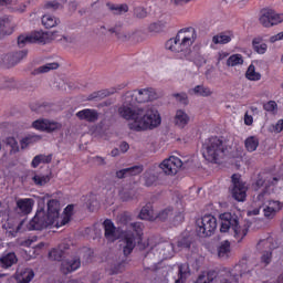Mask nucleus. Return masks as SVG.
Here are the masks:
<instances>
[{
  "label": "nucleus",
  "instance_id": "nucleus-12",
  "mask_svg": "<svg viewBox=\"0 0 283 283\" xmlns=\"http://www.w3.org/2000/svg\"><path fill=\"white\" fill-rule=\"evenodd\" d=\"M232 198L238 202H244L247 199V187L244 182L240 180V175H232Z\"/></svg>",
  "mask_w": 283,
  "mask_h": 283
},
{
  "label": "nucleus",
  "instance_id": "nucleus-25",
  "mask_svg": "<svg viewBox=\"0 0 283 283\" xmlns=\"http://www.w3.org/2000/svg\"><path fill=\"white\" fill-rule=\"evenodd\" d=\"M262 38H254L252 40V46L254 52H256L258 54H266V50H268V45L266 43H262Z\"/></svg>",
  "mask_w": 283,
  "mask_h": 283
},
{
  "label": "nucleus",
  "instance_id": "nucleus-26",
  "mask_svg": "<svg viewBox=\"0 0 283 283\" xmlns=\"http://www.w3.org/2000/svg\"><path fill=\"white\" fill-rule=\"evenodd\" d=\"M51 70H59V63L53 62L39 66L33 71V74H48V72H51Z\"/></svg>",
  "mask_w": 283,
  "mask_h": 283
},
{
  "label": "nucleus",
  "instance_id": "nucleus-13",
  "mask_svg": "<svg viewBox=\"0 0 283 283\" xmlns=\"http://www.w3.org/2000/svg\"><path fill=\"white\" fill-rule=\"evenodd\" d=\"M108 32L115 34L118 41H135L137 43L138 41H140V32L138 31H125L120 27H114L112 29H108Z\"/></svg>",
  "mask_w": 283,
  "mask_h": 283
},
{
  "label": "nucleus",
  "instance_id": "nucleus-41",
  "mask_svg": "<svg viewBox=\"0 0 283 283\" xmlns=\"http://www.w3.org/2000/svg\"><path fill=\"white\" fill-rule=\"evenodd\" d=\"M136 196V190L134 189H124L120 192V199L123 202H129V200H134Z\"/></svg>",
  "mask_w": 283,
  "mask_h": 283
},
{
  "label": "nucleus",
  "instance_id": "nucleus-44",
  "mask_svg": "<svg viewBox=\"0 0 283 283\" xmlns=\"http://www.w3.org/2000/svg\"><path fill=\"white\" fill-rule=\"evenodd\" d=\"M154 211L149 208V206H146L142 209L139 213L140 220H154Z\"/></svg>",
  "mask_w": 283,
  "mask_h": 283
},
{
  "label": "nucleus",
  "instance_id": "nucleus-22",
  "mask_svg": "<svg viewBox=\"0 0 283 283\" xmlns=\"http://www.w3.org/2000/svg\"><path fill=\"white\" fill-rule=\"evenodd\" d=\"M149 247L150 249H156V247H159L160 249H169L174 248V243L170 242H160V239L153 237L148 239V242L146 245H144V249H147Z\"/></svg>",
  "mask_w": 283,
  "mask_h": 283
},
{
  "label": "nucleus",
  "instance_id": "nucleus-36",
  "mask_svg": "<svg viewBox=\"0 0 283 283\" xmlns=\"http://www.w3.org/2000/svg\"><path fill=\"white\" fill-rule=\"evenodd\" d=\"M245 149L248 151H255L258 149V146L260 145V142L254 136L248 137L244 142Z\"/></svg>",
  "mask_w": 283,
  "mask_h": 283
},
{
  "label": "nucleus",
  "instance_id": "nucleus-19",
  "mask_svg": "<svg viewBox=\"0 0 283 283\" xmlns=\"http://www.w3.org/2000/svg\"><path fill=\"white\" fill-rule=\"evenodd\" d=\"M189 120H190V117L185 111L178 109L176 112L175 119H174L176 127H179V129H185V127L189 125Z\"/></svg>",
  "mask_w": 283,
  "mask_h": 283
},
{
  "label": "nucleus",
  "instance_id": "nucleus-48",
  "mask_svg": "<svg viewBox=\"0 0 283 283\" xmlns=\"http://www.w3.org/2000/svg\"><path fill=\"white\" fill-rule=\"evenodd\" d=\"M134 15L137 19H146V17H147V9H145V7H135Z\"/></svg>",
  "mask_w": 283,
  "mask_h": 283
},
{
  "label": "nucleus",
  "instance_id": "nucleus-16",
  "mask_svg": "<svg viewBox=\"0 0 283 283\" xmlns=\"http://www.w3.org/2000/svg\"><path fill=\"white\" fill-rule=\"evenodd\" d=\"M77 269H81V259L74 258L62 261L60 271L63 273V275H69V273H74V271H77Z\"/></svg>",
  "mask_w": 283,
  "mask_h": 283
},
{
  "label": "nucleus",
  "instance_id": "nucleus-23",
  "mask_svg": "<svg viewBox=\"0 0 283 283\" xmlns=\"http://www.w3.org/2000/svg\"><path fill=\"white\" fill-rule=\"evenodd\" d=\"M14 30V24H12V20L10 18H3L0 20V32L2 34H12Z\"/></svg>",
  "mask_w": 283,
  "mask_h": 283
},
{
  "label": "nucleus",
  "instance_id": "nucleus-27",
  "mask_svg": "<svg viewBox=\"0 0 283 283\" xmlns=\"http://www.w3.org/2000/svg\"><path fill=\"white\" fill-rule=\"evenodd\" d=\"M41 163H43L44 165H50V163H52V155H38L33 158L31 165L34 169H36V167L41 165Z\"/></svg>",
  "mask_w": 283,
  "mask_h": 283
},
{
  "label": "nucleus",
  "instance_id": "nucleus-14",
  "mask_svg": "<svg viewBox=\"0 0 283 283\" xmlns=\"http://www.w3.org/2000/svg\"><path fill=\"white\" fill-rule=\"evenodd\" d=\"M32 126L34 127V129L49 133L56 132L61 129V127H63V125H61L60 123L50 122L48 119H38L33 122Z\"/></svg>",
  "mask_w": 283,
  "mask_h": 283
},
{
  "label": "nucleus",
  "instance_id": "nucleus-3",
  "mask_svg": "<svg viewBox=\"0 0 283 283\" xmlns=\"http://www.w3.org/2000/svg\"><path fill=\"white\" fill-rule=\"evenodd\" d=\"M60 209L61 203H59V200H49L46 212L43 208L38 209L35 216L29 223V229H32L33 231H42V229H48V227L54 224L56 220H59Z\"/></svg>",
  "mask_w": 283,
  "mask_h": 283
},
{
  "label": "nucleus",
  "instance_id": "nucleus-56",
  "mask_svg": "<svg viewBox=\"0 0 283 283\" xmlns=\"http://www.w3.org/2000/svg\"><path fill=\"white\" fill-rule=\"evenodd\" d=\"M23 258L25 260H32V259L36 258V249H27V250H24Z\"/></svg>",
  "mask_w": 283,
  "mask_h": 283
},
{
  "label": "nucleus",
  "instance_id": "nucleus-45",
  "mask_svg": "<svg viewBox=\"0 0 283 283\" xmlns=\"http://www.w3.org/2000/svg\"><path fill=\"white\" fill-rule=\"evenodd\" d=\"M14 87H17L14 78H7L0 83V90H14Z\"/></svg>",
  "mask_w": 283,
  "mask_h": 283
},
{
  "label": "nucleus",
  "instance_id": "nucleus-37",
  "mask_svg": "<svg viewBox=\"0 0 283 283\" xmlns=\"http://www.w3.org/2000/svg\"><path fill=\"white\" fill-rule=\"evenodd\" d=\"M244 60L240 54H233L227 60L228 67H235V65H242Z\"/></svg>",
  "mask_w": 283,
  "mask_h": 283
},
{
  "label": "nucleus",
  "instance_id": "nucleus-54",
  "mask_svg": "<svg viewBox=\"0 0 283 283\" xmlns=\"http://www.w3.org/2000/svg\"><path fill=\"white\" fill-rule=\"evenodd\" d=\"M72 247H76V241L72 239H64L60 244V249H72Z\"/></svg>",
  "mask_w": 283,
  "mask_h": 283
},
{
  "label": "nucleus",
  "instance_id": "nucleus-52",
  "mask_svg": "<svg viewBox=\"0 0 283 283\" xmlns=\"http://www.w3.org/2000/svg\"><path fill=\"white\" fill-rule=\"evenodd\" d=\"M263 213H264V217L268 218V220H271L275 218V214L277 212H275V208H272L271 206H266L265 208H263Z\"/></svg>",
  "mask_w": 283,
  "mask_h": 283
},
{
  "label": "nucleus",
  "instance_id": "nucleus-50",
  "mask_svg": "<svg viewBox=\"0 0 283 283\" xmlns=\"http://www.w3.org/2000/svg\"><path fill=\"white\" fill-rule=\"evenodd\" d=\"M125 266H127V260L120 259V262L115 265L112 271L114 274L123 273V271H125Z\"/></svg>",
  "mask_w": 283,
  "mask_h": 283
},
{
  "label": "nucleus",
  "instance_id": "nucleus-5",
  "mask_svg": "<svg viewBox=\"0 0 283 283\" xmlns=\"http://www.w3.org/2000/svg\"><path fill=\"white\" fill-rule=\"evenodd\" d=\"M221 220V233H227L230 229L234 232V238H237L238 242H242V240L247 237V228H242V223L240 222V218L235 213L224 212L219 216Z\"/></svg>",
  "mask_w": 283,
  "mask_h": 283
},
{
  "label": "nucleus",
  "instance_id": "nucleus-47",
  "mask_svg": "<svg viewBox=\"0 0 283 283\" xmlns=\"http://www.w3.org/2000/svg\"><path fill=\"white\" fill-rule=\"evenodd\" d=\"M271 260H273V252L271 250L264 251L261 256L262 264L269 266V264H271Z\"/></svg>",
  "mask_w": 283,
  "mask_h": 283
},
{
  "label": "nucleus",
  "instance_id": "nucleus-8",
  "mask_svg": "<svg viewBox=\"0 0 283 283\" xmlns=\"http://www.w3.org/2000/svg\"><path fill=\"white\" fill-rule=\"evenodd\" d=\"M196 224V231L199 238H211L216 233V229H218V220L211 214L198 219Z\"/></svg>",
  "mask_w": 283,
  "mask_h": 283
},
{
  "label": "nucleus",
  "instance_id": "nucleus-10",
  "mask_svg": "<svg viewBox=\"0 0 283 283\" xmlns=\"http://www.w3.org/2000/svg\"><path fill=\"white\" fill-rule=\"evenodd\" d=\"M259 22L263 28H275L283 23V15L273 9H262L260 11Z\"/></svg>",
  "mask_w": 283,
  "mask_h": 283
},
{
  "label": "nucleus",
  "instance_id": "nucleus-43",
  "mask_svg": "<svg viewBox=\"0 0 283 283\" xmlns=\"http://www.w3.org/2000/svg\"><path fill=\"white\" fill-rule=\"evenodd\" d=\"M32 180L38 187H43L44 185H48V182H50V176L35 175L33 176Z\"/></svg>",
  "mask_w": 283,
  "mask_h": 283
},
{
  "label": "nucleus",
  "instance_id": "nucleus-51",
  "mask_svg": "<svg viewBox=\"0 0 283 283\" xmlns=\"http://www.w3.org/2000/svg\"><path fill=\"white\" fill-rule=\"evenodd\" d=\"M172 96L174 98H177V101L182 105L189 104V97L187 96V93H175Z\"/></svg>",
  "mask_w": 283,
  "mask_h": 283
},
{
  "label": "nucleus",
  "instance_id": "nucleus-9",
  "mask_svg": "<svg viewBox=\"0 0 283 283\" xmlns=\"http://www.w3.org/2000/svg\"><path fill=\"white\" fill-rule=\"evenodd\" d=\"M190 166V160L182 161L180 158L171 156L159 164V169H161L166 176H176L180 169H189Z\"/></svg>",
  "mask_w": 283,
  "mask_h": 283
},
{
  "label": "nucleus",
  "instance_id": "nucleus-31",
  "mask_svg": "<svg viewBox=\"0 0 283 283\" xmlns=\"http://www.w3.org/2000/svg\"><path fill=\"white\" fill-rule=\"evenodd\" d=\"M167 28V22L166 21H157L153 22L148 27V32H154L155 34H158L163 32Z\"/></svg>",
  "mask_w": 283,
  "mask_h": 283
},
{
  "label": "nucleus",
  "instance_id": "nucleus-30",
  "mask_svg": "<svg viewBox=\"0 0 283 283\" xmlns=\"http://www.w3.org/2000/svg\"><path fill=\"white\" fill-rule=\"evenodd\" d=\"M189 275V264H181L179 265V272H178V279L175 281V283H185V280H187V276Z\"/></svg>",
  "mask_w": 283,
  "mask_h": 283
},
{
  "label": "nucleus",
  "instance_id": "nucleus-42",
  "mask_svg": "<svg viewBox=\"0 0 283 283\" xmlns=\"http://www.w3.org/2000/svg\"><path fill=\"white\" fill-rule=\"evenodd\" d=\"M144 180H145L146 187H153V185L157 182L158 176H156L155 174H153L150 171H146L144 174Z\"/></svg>",
  "mask_w": 283,
  "mask_h": 283
},
{
  "label": "nucleus",
  "instance_id": "nucleus-59",
  "mask_svg": "<svg viewBox=\"0 0 283 283\" xmlns=\"http://www.w3.org/2000/svg\"><path fill=\"white\" fill-rule=\"evenodd\" d=\"M263 107L265 112H273L277 107V103H275V101H270L266 104H264Z\"/></svg>",
  "mask_w": 283,
  "mask_h": 283
},
{
  "label": "nucleus",
  "instance_id": "nucleus-7",
  "mask_svg": "<svg viewBox=\"0 0 283 283\" xmlns=\"http://www.w3.org/2000/svg\"><path fill=\"white\" fill-rule=\"evenodd\" d=\"M54 36H56V31L54 32H43V31H33L29 35H20L18 36V45L19 48H25L28 43H50L54 41Z\"/></svg>",
  "mask_w": 283,
  "mask_h": 283
},
{
  "label": "nucleus",
  "instance_id": "nucleus-18",
  "mask_svg": "<svg viewBox=\"0 0 283 283\" xmlns=\"http://www.w3.org/2000/svg\"><path fill=\"white\" fill-rule=\"evenodd\" d=\"M80 120H86V123H96L98 120V112L96 109H83L76 113Z\"/></svg>",
  "mask_w": 283,
  "mask_h": 283
},
{
  "label": "nucleus",
  "instance_id": "nucleus-62",
  "mask_svg": "<svg viewBox=\"0 0 283 283\" xmlns=\"http://www.w3.org/2000/svg\"><path fill=\"white\" fill-rule=\"evenodd\" d=\"M115 178H117L118 180H123V178H128V176H127V169L124 168V169H122V170H117V171L115 172Z\"/></svg>",
  "mask_w": 283,
  "mask_h": 283
},
{
  "label": "nucleus",
  "instance_id": "nucleus-60",
  "mask_svg": "<svg viewBox=\"0 0 283 283\" xmlns=\"http://www.w3.org/2000/svg\"><path fill=\"white\" fill-rule=\"evenodd\" d=\"M271 242H272L271 239H263L258 242V247L263 248V249H271V247H272Z\"/></svg>",
  "mask_w": 283,
  "mask_h": 283
},
{
  "label": "nucleus",
  "instance_id": "nucleus-63",
  "mask_svg": "<svg viewBox=\"0 0 283 283\" xmlns=\"http://www.w3.org/2000/svg\"><path fill=\"white\" fill-rule=\"evenodd\" d=\"M268 207L274 209V212H277L282 209V203L280 201H269Z\"/></svg>",
  "mask_w": 283,
  "mask_h": 283
},
{
  "label": "nucleus",
  "instance_id": "nucleus-39",
  "mask_svg": "<svg viewBox=\"0 0 283 283\" xmlns=\"http://www.w3.org/2000/svg\"><path fill=\"white\" fill-rule=\"evenodd\" d=\"M212 43H214V45H218V44L224 45L227 43H231V38H230V35L220 33L212 38Z\"/></svg>",
  "mask_w": 283,
  "mask_h": 283
},
{
  "label": "nucleus",
  "instance_id": "nucleus-24",
  "mask_svg": "<svg viewBox=\"0 0 283 283\" xmlns=\"http://www.w3.org/2000/svg\"><path fill=\"white\" fill-rule=\"evenodd\" d=\"M108 10L113 12V14L120 15L129 12V7L127 4H114V3H107L106 4Z\"/></svg>",
  "mask_w": 283,
  "mask_h": 283
},
{
  "label": "nucleus",
  "instance_id": "nucleus-4",
  "mask_svg": "<svg viewBox=\"0 0 283 283\" xmlns=\"http://www.w3.org/2000/svg\"><path fill=\"white\" fill-rule=\"evenodd\" d=\"M202 156L208 163H214L216 165L223 163L224 158L229 156L224 140L220 137H210L203 148Z\"/></svg>",
  "mask_w": 283,
  "mask_h": 283
},
{
  "label": "nucleus",
  "instance_id": "nucleus-11",
  "mask_svg": "<svg viewBox=\"0 0 283 283\" xmlns=\"http://www.w3.org/2000/svg\"><path fill=\"white\" fill-rule=\"evenodd\" d=\"M104 228V238L106 242L113 244V242H116V240H120V238H125V231L120 230V228H116L114 226V222L112 220L106 219L103 222Z\"/></svg>",
  "mask_w": 283,
  "mask_h": 283
},
{
  "label": "nucleus",
  "instance_id": "nucleus-29",
  "mask_svg": "<svg viewBox=\"0 0 283 283\" xmlns=\"http://www.w3.org/2000/svg\"><path fill=\"white\" fill-rule=\"evenodd\" d=\"M49 260H51L52 262H61V260H63V258H65V251H63L62 249H52L49 254Z\"/></svg>",
  "mask_w": 283,
  "mask_h": 283
},
{
  "label": "nucleus",
  "instance_id": "nucleus-53",
  "mask_svg": "<svg viewBox=\"0 0 283 283\" xmlns=\"http://www.w3.org/2000/svg\"><path fill=\"white\" fill-rule=\"evenodd\" d=\"M46 10H61L63 8V4L61 2L54 0L45 3Z\"/></svg>",
  "mask_w": 283,
  "mask_h": 283
},
{
  "label": "nucleus",
  "instance_id": "nucleus-17",
  "mask_svg": "<svg viewBox=\"0 0 283 283\" xmlns=\"http://www.w3.org/2000/svg\"><path fill=\"white\" fill-rule=\"evenodd\" d=\"M18 283H30L34 280V270L30 268H19L15 272Z\"/></svg>",
  "mask_w": 283,
  "mask_h": 283
},
{
  "label": "nucleus",
  "instance_id": "nucleus-40",
  "mask_svg": "<svg viewBox=\"0 0 283 283\" xmlns=\"http://www.w3.org/2000/svg\"><path fill=\"white\" fill-rule=\"evenodd\" d=\"M172 216H174V209L166 208L158 213L156 219L160 220V222H167V220H169V218H171Z\"/></svg>",
  "mask_w": 283,
  "mask_h": 283
},
{
  "label": "nucleus",
  "instance_id": "nucleus-64",
  "mask_svg": "<svg viewBox=\"0 0 283 283\" xmlns=\"http://www.w3.org/2000/svg\"><path fill=\"white\" fill-rule=\"evenodd\" d=\"M283 40V32L277 33L276 35H273L269 39L271 43H275V41H282Z\"/></svg>",
  "mask_w": 283,
  "mask_h": 283
},
{
  "label": "nucleus",
  "instance_id": "nucleus-21",
  "mask_svg": "<svg viewBox=\"0 0 283 283\" xmlns=\"http://www.w3.org/2000/svg\"><path fill=\"white\" fill-rule=\"evenodd\" d=\"M190 94H195V96H202L207 98L209 96H213V91H211L208 86L197 85L189 91Z\"/></svg>",
  "mask_w": 283,
  "mask_h": 283
},
{
  "label": "nucleus",
  "instance_id": "nucleus-32",
  "mask_svg": "<svg viewBox=\"0 0 283 283\" xmlns=\"http://www.w3.org/2000/svg\"><path fill=\"white\" fill-rule=\"evenodd\" d=\"M72 211H74V206L70 205L65 208V216L56 222V227H65V224L70 223V218L72 216Z\"/></svg>",
  "mask_w": 283,
  "mask_h": 283
},
{
  "label": "nucleus",
  "instance_id": "nucleus-58",
  "mask_svg": "<svg viewBox=\"0 0 283 283\" xmlns=\"http://www.w3.org/2000/svg\"><path fill=\"white\" fill-rule=\"evenodd\" d=\"M87 209L90 211H96L98 209V200H96L95 198L90 199L87 203Z\"/></svg>",
  "mask_w": 283,
  "mask_h": 283
},
{
  "label": "nucleus",
  "instance_id": "nucleus-61",
  "mask_svg": "<svg viewBox=\"0 0 283 283\" xmlns=\"http://www.w3.org/2000/svg\"><path fill=\"white\" fill-rule=\"evenodd\" d=\"M206 277H207L208 282H210V283L213 282L216 280V277H218V271H216V270L208 271L206 274Z\"/></svg>",
  "mask_w": 283,
  "mask_h": 283
},
{
  "label": "nucleus",
  "instance_id": "nucleus-33",
  "mask_svg": "<svg viewBox=\"0 0 283 283\" xmlns=\"http://www.w3.org/2000/svg\"><path fill=\"white\" fill-rule=\"evenodd\" d=\"M245 77L248 81H260L262 74L255 72V65L251 64L245 72Z\"/></svg>",
  "mask_w": 283,
  "mask_h": 283
},
{
  "label": "nucleus",
  "instance_id": "nucleus-15",
  "mask_svg": "<svg viewBox=\"0 0 283 283\" xmlns=\"http://www.w3.org/2000/svg\"><path fill=\"white\" fill-rule=\"evenodd\" d=\"M34 207V200L30 198L25 199H15L14 210L19 216H28L32 213V208Z\"/></svg>",
  "mask_w": 283,
  "mask_h": 283
},
{
  "label": "nucleus",
  "instance_id": "nucleus-6",
  "mask_svg": "<svg viewBox=\"0 0 283 283\" xmlns=\"http://www.w3.org/2000/svg\"><path fill=\"white\" fill-rule=\"evenodd\" d=\"M128 227L132 230L124 231V238L119 240L120 249H136V247L143 249V244H140L143 242V223L133 222Z\"/></svg>",
  "mask_w": 283,
  "mask_h": 283
},
{
  "label": "nucleus",
  "instance_id": "nucleus-49",
  "mask_svg": "<svg viewBox=\"0 0 283 283\" xmlns=\"http://www.w3.org/2000/svg\"><path fill=\"white\" fill-rule=\"evenodd\" d=\"M127 176H138L143 174V166H133L130 168H126Z\"/></svg>",
  "mask_w": 283,
  "mask_h": 283
},
{
  "label": "nucleus",
  "instance_id": "nucleus-46",
  "mask_svg": "<svg viewBox=\"0 0 283 283\" xmlns=\"http://www.w3.org/2000/svg\"><path fill=\"white\" fill-rule=\"evenodd\" d=\"M38 140H41V136H39V135L29 136V137L22 139L21 149H25V147H28V145H31V143H36Z\"/></svg>",
  "mask_w": 283,
  "mask_h": 283
},
{
  "label": "nucleus",
  "instance_id": "nucleus-20",
  "mask_svg": "<svg viewBox=\"0 0 283 283\" xmlns=\"http://www.w3.org/2000/svg\"><path fill=\"white\" fill-rule=\"evenodd\" d=\"M17 262H19V259L14 252H9L0 258V266H2V269H10V266L17 264Z\"/></svg>",
  "mask_w": 283,
  "mask_h": 283
},
{
  "label": "nucleus",
  "instance_id": "nucleus-28",
  "mask_svg": "<svg viewBox=\"0 0 283 283\" xmlns=\"http://www.w3.org/2000/svg\"><path fill=\"white\" fill-rule=\"evenodd\" d=\"M59 23H61V20H59L50 14H45L42 17V24L46 29L56 28V25H59Z\"/></svg>",
  "mask_w": 283,
  "mask_h": 283
},
{
  "label": "nucleus",
  "instance_id": "nucleus-1",
  "mask_svg": "<svg viewBox=\"0 0 283 283\" xmlns=\"http://www.w3.org/2000/svg\"><path fill=\"white\" fill-rule=\"evenodd\" d=\"M157 98L158 93L151 87L128 91L124 95V103L117 111L118 115L125 120H133L132 129L135 132L156 129L163 123L160 113L153 105L143 106V104L151 103Z\"/></svg>",
  "mask_w": 283,
  "mask_h": 283
},
{
  "label": "nucleus",
  "instance_id": "nucleus-34",
  "mask_svg": "<svg viewBox=\"0 0 283 283\" xmlns=\"http://www.w3.org/2000/svg\"><path fill=\"white\" fill-rule=\"evenodd\" d=\"M177 247L179 249H192L196 247V243H193V239L191 237L181 238L177 242Z\"/></svg>",
  "mask_w": 283,
  "mask_h": 283
},
{
  "label": "nucleus",
  "instance_id": "nucleus-2",
  "mask_svg": "<svg viewBox=\"0 0 283 283\" xmlns=\"http://www.w3.org/2000/svg\"><path fill=\"white\" fill-rule=\"evenodd\" d=\"M197 39L198 34L193 27L184 28L178 31L175 38H171L166 42V50L175 52V54H180L181 59H187L189 61L191 54H193L191 45L196 43Z\"/></svg>",
  "mask_w": 283,
  "mask_h": 283
},
{
  "label": "nucleus",
  "instance_id": "nucleus-38",
  "mask_svg": "<svg viewBox=\"0 0 283 283\" xmlns=\"http://www.w3.org/2000/svg\"><path fill=\"white\" fill-rule=\"evenodd\" d=\"M4 145L7 147H10V154H18L19 143H17V139H14V137H7L4 139Z\"/></svg>",
  "mask_w": 283,
  "mask_h": 283
},
{
  "label": "nucleus",
  "instance_id": "nucleus-55",
  "mask_svg": "<svg viewBox=\"0 0 283 283\" xmlns=\"http://www.w3.org/2000/svg\"><path fill=\"white\" fill-rule=\"evenodd\" d=\"M118 222H120V224L127 226L129 222H132V216H129L127 212H124L118 216Z\"/></svg>",
  "mask_w": 283,
  "mask_h": 283
},
{
  "label": "nucleus",
  "instance_id": "nucleus-57",
  "mask_svg": "<svg viewBox=\"0 0 283 283\" xmlns=\"http://www.w3.org/2000/svg\"><path fill=\"white\" fill-rule=\"evenodd\" d=\"M164 256L163 260H171V258H174V255H176V251L170 250V249H164L160 252Z\"/></svg>",
  "mask_w": 283,
  "mask_h": 283
},
{
  "label": "nucleus",
  "instance_id": "nucleus-35",
  "mask_svg": "<svg viewBox=\"0 0 283 283\" xmlns=\"http://www.w3.org/2000/svg\"><path fill=\"white\" fill-rule=\"evenodd\" d=\"M212 255H217L219 260H229L231 256V249H213L211 250Z\"/></svg>",
  "mask_w": 283,
  "mask_h": 283
}]
</instances>
